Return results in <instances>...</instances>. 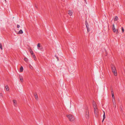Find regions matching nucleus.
<instances>
[{"label":"nucleus","mask_w":125,"mask_h":125,"mask_svg":"<svg viewBox=\"0 0 125 125\" xmlns=\"http://www.w3.org/2000/svg\"><path fill=\"white\" fill-rule=\"evenodd\" d=\"M112 71L114 74L115 76L117 75V73L116 70L115 66L114 65H112L111 66Z\"/></svg>","instance_id":"obj_1"},{"label":"nucleus","mask_w":125,"mask_h":125,"mask_svg":"<svg viewBox=\"0 0 125 125\" xmlns=\"http://www.w3.org/2000/svg\"><path fill=\"white\" fill-rule=\"evenodd\" d=\"M67 116L71 121H72L74 120L75 118L72 115L70 114L67 115Z\"/></svg>","instance_id":"obj_2"},{"label":"nucleus","mask_w":125,"mask_h":125,"mask_svg":"<svg viewBox=\"0 0 125 125\" xmlns=\"http://www.w3.org/2000/svg\"><path fill=\"white\" fill-rule=\"evenodd\" d=\"M94 113L95 115V116L96 117H97L98 116V110L97 107H95L94 108Z\"/></svg>","instance_id":"obj_3"},{"label":"nucleus","mask_w":125,"mask_h":125,"mask_svg":"<svg viewBox=\"0 0 125 125\" xmlns=\"http://www.w3.org/2000/svg\"><path fill=\"white\" fill-rule=\"evenodd\" d=\"M85 116L87 118H89V113L88 110H86V114H85Z\"/></svg>","instance_id":"obj_4"},{"label":"nucleus","mask_w":125,"mask_h":125,"mask_svg":"<svg viewBox=\"0 0 125 125\" xmlns=\"http://www.w3.org/2000/svg\"><path fill=\"white\" fill-rule=\"evenodd\" d=\"M13 104L14 106H17V102L15 100H13Z\"/></svg>","instance_id":"obj_5"},{"label":"nucleus","mask_w":125,"mask_h":125,"mask_svg":"<svg viewBox=\"0 0 125 125\" xmlns=\"http://www.w3.org/2000/svg\"><path fill=\"white\" fill-rule=\"evenodd\" d=\"M112 29L114 32H115L116 31V29L115 28V25L114 24H113V25Z\"/></svg>","instance_id":"obj_6"},{"label":"nucleus","mask_w":125,"mask_h":125,"mask_svg":"<svg viewBox=\"0 0 125 125\" xmlns=\"http://www.w3.org/2000/svg\"><path fill=\"white\" fill-rule=\"evenodd\" d=\"M73 13V11L72 10H69L68 11V14L70 16H71L72 14Z\"/></svg>","instance_id":"obj_7"},{"label":"nucleus","mask_w":125,"mask_h":125,"mask_svg":"<svg viewBox=\"0 0 125 125\" xmlns=\"http://www.w3.org/2000/svg\"><path fill=\"white\" fill-rule=\"evenodd\" d=\"M19 78H20V80L21 81V82H23V80L22 76L21 75H20L19 76Z\"/></svg>","instance_id":"obj_8"},{"label":"nucleus","mask_w":125,"mask_h":125,"mask_svg":"<svg viewBox=\"0 0 125 125\" xmlns=\"http://www.w3.org/2000/svg\"><path fill=\"white\" fill-rule=\"evenodd\" d=\"M93 105L94 108L95 107H97L96 103L94 101H93Z\"/></svg>","instance_id":"obj_9"},{"label":"nucleus","mask_w":125,"mask_h":125,"mask_svg":"<svg viewBox=\"0 0 125 125\" xmlns=\"http://www.w3.org/2000/svg\"><path fill=\"white\" fill-rule=\"evenodd\" d=\"M23 33V31L22 30H20L18 32V34H22Z\"/></svg>","instance_id":"obj_10"},{"label":"nucleus","mask_w":125,"mask_h":125,"mask_svg":"<svg viewBox=\"0 0 125 125\" xmlns=\"http://www.w3.org/2000/svg\"><path fill=\"white\" fill-rule=\"evenodd\" d=\"M37 46L38 47V49L40 50V49H40V47L41 46H40V44L39 43L37 45Z\"/></svg>","instance_id":"obj_11"},{"label":"nucleus","mask_w":125,"mask_h":125,"mask_svg":"<svg viewBox=\"0 0 125 125\" xmlns=\"http://www.w3.org/2000/svg\"><path fill=\"white\" fill-rule=\"evenodd\" d=\"M88 25L86 24V26L87 29V31L88 32H89L90 31V30L89 28L88 27V26L87 25Z\"/></svg>","instance_id":"obj_12"},{"label":"nucleus","mask_w":125,"mask_h":125,"mask_svg":"<svg viewBox=\"0 0 125 125\" xmlns=\"http://www.w3.org/2000/svg\"><path fill=\"white\" fill-rule=\"evenodd\" d=\"M32 56L34 58V60H36V58L35 55L34 54L32 55Z\"/></svg>","instance_id":"obj_13"},{"label":"nucleus","mask_w":125,"mask_h":125,"mask_svg":"<svg viewBox=\"0 0 125 125\" xmlns=\"http://www.w3.org/2000/svg\"><path fill=\"white\" fill-rule=\"evenodd\" d=\"M23 67H22V66H21V67L20 69V72H22V71H23Z\"/></svg>","instance_id":"obj_14"},{"label":"nucleus","mask_w":125,"mask_h":125,"mask_svg":"<svg viewBox=\"0 0 125 125\" xmlns=\"http://www.w3.org/2000/svg\"><path fill=\"white\" fill-rule=\"evenodd\" d=\"M118 17L117 16H116L115 17L114 19V21H116L118 20Z\"/></svg>","instance_id":"obj_15"},{"label":"nucleus","mask_w":125,"mask_h":125,"mask_svg":"<svg viewBox=\"0 0 125 125\" xmlns=\"http://www.w3.org/2000/svg\"><path fill=\"white\" fill-rule=\"evenodd\" d=\"M113 103L114 105H115V107L116 106V103L115 102V99H114V100H113Z\"/></svg>","instance_id":"obj_16"},{"label":"nucleus","mask_w":125,"mask_h":125,"mask_svg":"<svg viewBox=\"0 0 125 125\" xmlns=\"http://www.w3.org/2000/svg\"><path fill=\"white\" fill-rule=\"evenodd\" d=\"M35 99L36 100H38V97L37 95V94H35L34 95Z\"/></svg>","instance_id":"obj_17"},{"label":"nucleus","mask_w":125,"mask_h":125,"mask_svg":"<svg viewBox=\"0 0 125 125\" xmlns=\"http://www.w3.org/2000/svg\"><path fill=\"white\" fill-rule=\"evenodd\" d=\"M30 52L31 53V54L32 55L33 54H34L33 53V52L32 50H30Z\"/></svg>","instance_id":"obj_18"},{"label":"nucleus","mask_w":125,"mask_h":125,"mask_svg":"<svg viewBox=\"0 0 125 125\" xmlns=\"http://www.w3.org/2000/svg\"><path fill=\"white\" fill-rule=\"evenodd\" d=\"M5 88L6 90L7 91H9V89L8 88V85H6L5 86Z\"/></svg>","instance_id":"obj_19"},{"label":"nucleus","mask_w":125,"mask_h":125,"mask_svg":"<svg viewBox=\"0 0 125 125\" xmlns=\"http://www.w3.org/2000/svg\"><path fill=\"white\" fill-rule=\"evenodd\" d=\"M104 115H103V119H104L105 118V113L104 111H103Z\"/></svg>","instance_id":"obj_20"},{"label":"nucleus","mask_w":125,"mask_h":125,"mask_svg":"<svg viewBox=\"0 0 125 125\" xmlns=\"http://www.w3.org/2000/svg\"><path fill=\"white\" fill-rule=\"evenodd\" d=\"M24 59L25 61L26 62H27L28 61V59L27 58H24Z\"/></svg>","instance_id":"obj_21"},{"label":"nucleus","mask_w":125,"mask_h":125,"mask_svg":"<svg viewBox=\"0 0 125 125\" xmlns=\"http://www.w3.org/2000/svg\"><path fill=\"white\" fill-rule=\"evenodd\" d=\"M121 29L122 32L123 33L124 32V29L123 27H121Z\"/></svg>","instance_id":"obj_22"},{"label":"nucleus","mask_w":125,"mask_h":125,"mask_svg":"<svg viewBox=\"0 0 125 125\" xmlns=\"http://www.w3.org/2000/svg\"><path fill=\"white\" fill-rule=\"evenodd\" d=\"M0 48L1 49V50L2 49V45L1 43H0Z\"/></svg>","instance_id":"obj_23"},{"label":"nucleus","mask_w":125,"mask_h":125,"mask_svg":"<svg viewBox=\"0 0 125 125\" xmlns=\"http://www.w3.org/2000/svg\"><path fill=\"white\" fill-rule=\"evenodd\" d=\"M112 97L114 99H115V98H114L115 97H114V93H112Z\"/></svg>","instance_id":"obj_24"},{"label":"nucleus","mask_w":125,"mask_h":125,"mask_svg":"<svg viewBox=\"0 0 125 125\" xmlns=\"http://www.w3.org/2000/svg\"><path fill=\"white\" fill-rule=\"evenodd\" d=\"M20 25H17V27L18 28H20Z\"/></svg>","instance_id":"obj_25"},{"label":"nucleus","mask_w":125,"mask_h":125,"mask_svg":"<svg viewBox=\"0 0 125 125\" xmlns=\"http://www.w3.org/2000/svg\"><path fill=\"white\" fill-rule=\"evenodd\" d=\"M29 67L31 69H32V67L31 65H30Z\"/></svg>","instance_id":"obj_26"},{"label":"nucleus","mask_w":125,"mask_h":125,"mask_svg":"<svg viewBox=\"0 0 125 125\" xmlns=\"http://www.w3.org/2000/svg\"><path fill=\"white\" fill-rule=\"evenodd\" d=\"M114 93L113 92V90H112L111 91V93H112H112Z\"/></svg>","instance_id":"obj_27"},{"label":"nucleus","mask_w":125,"mask_h":125,"mask_svg":"<svg viewBox=\"0 0 125 125\" xmlns=\"http://www.w3.org/2000/svg\"><path fill=\"white\" fill-rule=\"evenodd\" d=\"M56 58L58 60H59V59H58V57H56Z\"/></svg>","instance_id":"obj_28"},{"label":"nucleus","mask_w":125,"mask_h":125,"mask_svg":"<svg viewBox=\"0 0 125 125\" xmlns=\"http://www.w3.org/2000/svg\"><path fill=\"white\" fill-rule=\"evenodd\" d=\"M104 119H103V120H102V122H103V121H104Z\"/></svg>","instance_id":"obj_29"},{"label":"nucleus","mask_w":125,"mask_h":125,"mask_svg":"<svg viewBox=\"0 0 125 125\" xmlns=\"http://www.w3.org/2000/svg\"><path fill=\"white\" fill-rule=\"evenodd\" d=\"M117 31H116V33H117Z\"/></svg>","instance_id":"obj_30"}]
</instances>
